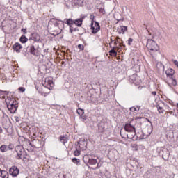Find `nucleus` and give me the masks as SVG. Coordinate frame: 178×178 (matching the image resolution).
I'll list each match as a JSON object with an SVG mask.
<instances>
[{"label": "nucleus", "mask_w": 178, "mask_h": 178, "mask_svg": "<svg viewBox=\"0 0 178 178\" xmlns=\"http://www.w3.org/2000/svg\"><path fill=\"white\" fill-rule=\"evenodd\" d=\"M29 51L31 55L34 56H38V49L35 48V43H33L30 47H28Z\"/></svg>", "instance_id": "7"}, {"label": "nucleus", "mask_w": 178, "mask_h": 178, "mask_svg": "<svg viewBox=\"0 0 178 178\" xmlns=\"http://www.w3.org/2000/svg\"><path fill=\"white\" fill-rule=\"evenodd\" d=\"M22 44L19 42H16L13 46V49L17 52V54H20V50L22 49Z\"/></svg>", "instance_id": "12"}, {"label": "nucleus", "mask_w": 178, "mask_h": 178, "mask_svg": "<svg viewBox=\"0 0 178 178\" xmlns=\"http://www.w3.org/2000/svg\"><path fill=\"white\" fill-rule=\"evenodd\" d=\"M72 162H73V163H75V165H77L78 166L80 165V159L77 158H73L72 159Z\"/></svg>", "instance_id": "24"}, {"label": "nucleus", "mask_w": 178, "mask_h": 178, "mask_svg": "<svg viewBox=\"0 0 178 178\" xmlns=\"http://www.w3.org/2000/svg\"><path fill=\"white\" fill-rule=\"evenodd\" d=\"M0 134H2V127H0Z\"/></svg>", "instance_id": "43"}, {"label": "nucleus", "mask_w": 178, "mask_h": 178, "mask_svg": "<svg viewBox=\"0 0 178 178\" xmlns=\"http://www.w3.org/2000/svg\"><path fill=\"white\" fill-rule=\"evenodd\" d=\"M76 147H78L79 149H81V151H84L87 148V143L86 140H80L78 142Z\"/></svg>", "instance_id": "10"}, {"label": "nucleus", "mask_w": 178, "mask_h": 178, "mask_svg": "<svg viewBox=\"0 0 178 178\" xmlns=\"http://www.w3.org/2000/svg\"><path fill=\"white\" fill-rule=\"evenodd\" d=\"M138 79V76L137 74H134L129 76V81L130 83H134V84H138V81H137V79Z\"/></svg>", "instance_id": "14"}, {"label": "nucleus", "mask_w": 178, "mask_h": 178, "mask_svg": "<svg viewBox=\"0 0 178 178\" xmlns=\"http://www.w3.org/2000/svg\"><path fill=\"white\" fill-rule=\"evenodd\" d=\"M44 52H48V50L47 49H44Z\"/></svg>", "instance_id": "45"}, {"label": "nucleus", "mask_w": 178, "mask_h": 178, "mask_svg": "<svg viewBox=\"0 0 178 178\" xmlns=\"http://www.w3.org/2000/svg\"><path fill=\"white\" fill-rule=\"evenodd\" d=\"M8 149L12 150L13 149V145L10 144L8 146H7Z\"/></svg>", "instance_id": "35"}, {"label": "nucleus", "mask_w": 178, "mask_h": 178, "mask_svg": "<svg viewBox=\"0 0 178 178\" xmlns=\"http://www.w3.org/2000/svg\"><path fill=\"white\" fill-rule=\"evenodd\" d=\"M126 31H127V26H120L118 29V33L119 34H124V33H126Z\"/></svg>", "instance_id": "17"}, {"label": "nucleus", "mask_w": 178, "mask_h": 178, "mask_svg": "<svg viewBox=\"0 0 178 178\" xmlns=\"http://www.w3.org/2000/svg\"><path fill=\"white\" fill-rule=\"evenodd\" d=\"M42 84L44 88L38 90L39 94L43 97H47L51 92V90L54 88V81L51 78H44L42 80Z\"/></svg>", "instance_id": "1"}, {"label": "nucleus", "mask_w": 178, "mask_h": 178, "mask_svg": "<svg viewBox=\"0 0 178 178\" xmlns=\"http://www.w3.org/2000/svg\"><path fill=\"white\" fill-rule=\"evenodd\" d=\"M86 118H83V120H86Z\"/></svg>", "instance_id": "47"}, {"label": "nucleus", "mask_w": 178, "mask_h": 178, "mask_svg": "<svg viewBox=\"0 0 178 178\" xmlns=\"http://www.w3.org/2000/svg\"><path fill=\"white\" fill-rule=\"evenodd\" d=\"M78 115H79L80 116H83L84 115V110L81 109V108H78L76 111Z\"/></svg>", "instance_id": "29"}, {"label": "nucleus", "mask_w": 178, "mask_h": 178, "mask_svg": "<svg viewBox=\"0 0 178 178\" xmlns=\"http://www.w3.org/2000/svg\"><path fill=\"white\" fill-rule=\"evenodd\" d=\"M17 102L11 100L10 104H7V108L10 111V113H15L17 111L18 108Z\"/></svg>", "instance_id": "5"}, {"label": "nucleus", "mask_w": 178, "mask_h": 178, "mask_svg": "<svg viewBox=\"0 0 178 178\" xmlns=\"http://www.w3.org/2000/svg\"><path fill=\"white\" fill-rule=\"evenodd\" d=\"M66 23L68 26H70V32L73 33V31H76V29H73V19H67Z\"/></svg>", "instance_id": "15"}, {"label": "nucleus", "mask_w": 178, "mask_h": 178, "mask_svg": "<svg viewBox=\"0 0 178 178\" xmlns=\"http://www.w3.org/2000/svg\"><path fill=\"white\" fill-rule=\"evenodd\" d=\"M0 92H3V94H4L5 95H8V94H9V92H8V91H3V90H0Z\"/></svg>", "instance_id": "37"}, {"label": "nucleus", "mask_w": 178, "mask_h": 178, "mask_svg": "<svg viewBox=\"0 0 178 178\" xmlns=\"http://www.w3.org/2000/svg\"><path fill=\"white\" fill-rule=\"evenodd\" d=\"M19 41L20 42H22V44H26V42L29 41V39L27 38V37H26V35H22L19 38Z\"/></svg>", "instance_id": "20"}, {"label": "nucleus", "mask_w": 178, "mask_h": 178, "mask_svg": "<svg viewBox=\"0 0 178 178\" xmlns=\"http://www.w3.org/2000/svg\"><path fill=\"white\" fill-rule=\"evenodd\" d=\"M115 48L116 47H113V49L109 51V54L111 56H116V55H118V52L115 51Z\"/></svg>", "instance_id": "23"}, {"label": "nucleus", "mask_w": 178, "mask_h": 178, "mask_svg": "<svg viewBox=\"0 0 178 178\" xmlns=\"http://www.w3.org/2000/svg\"><path fill=\"white\" fill-rule=\"evenodd\" d=\"M108 126L109 124L108 122L105 121V120H102L98 124L99 131H101V133L105 131V130L108 129Z\"/></svg>", "instance_id": "6"}, {"label": "nucleus", "mask_w": 178, "mask_h": 178, "mask_svg": "<svg viewBox=\"0 0 178 178\" xmlns=\"http://www.w3.org/2000/svg\"><path fill=\"white\" fill-rule=\"evenodd\" d=\"M83 161H86V159H88V163L89 165H97V163H98V161L97 160V159H92V158H90L88 157V155L84 156L83 158Z\"/></svg>", "instance_id": "8"}, {"label": "nucleus", "mask_w": 178, "mask_h": 178, "mask_svg": "<svg viewBox=\"0 0 178 178\" xmlns=\"http://www.w3.org/2000/svg\"><path fill=\"white\" fill-rule=\"evenodd\" d=\"M19 91H20V92H24V91H26V88L24 87H19L18 88Z\"/></svg>", "instance_id": "31"}, {"label": "nucleus", "mask_w": 178, "mask_h": 178, "mask_svg": "<svg viewBox=\"0 0 178 178\" xmlns=\"http://www.w3.org/2000/svg\"><path fill=\"white\" fill-rule=\"evenodd\" d=\"M117 40H119V37H117Z\"/></svg>", "instance_id": "46"}, {"label": "nucleus", "mask_w": 178, "mask_h": 178, "mask_svg": "<svg viewBox=\"0 0 178 178\" xmlns=\"http://www.w3.org/2000/svg\"><path fill=\"white\" fill-rule=\"evenodd\" d=\"M18 119H16V122H17Z\"/></svg>", "instance_id": "48"}, {"label": "nucleus", "mask_w": 178, "mask_h": 178, "mask_svg": "<svg viewBox=\"0 0 178 178\" xmlns=\"http://www.w3.org/2000/svg\"><path fill=\"white\" fill-rule=\"evenodd\" d=\"M146 47L149 50L151 56H152V58L155 59L158 54H159V46L156 44V42L154 41L152 39H149L147 40Z\"/></svg>", "instance_id": "2"}, {"label": "nucleus", "mask_w": 178, "mask_h": 178, "mask_svg": "<svg viewBox=\"0 0 178 178\" xmlns=\"http://www.w3.org/2000/svg\"><path fill=\"white\" fill-rule=\"evenodd\" d=\"M60 23H61V24H63L64 22L59 21V20H56V21L54 22V26H55L56 27H59V25L60 24Z\"/></svg>", "instance_id": "28"}, {"label": "nucleus", "mask_w": 178, "mask_h": 178, "mask_svg": "<svg viewBox=\"0 0 178 178\" xmlns=\"http://www.w3.org/2000/svg\"><path fill=\"white\" fill-rule=\"evenodd\" d=\"M131 42H133V38H130L128 40V45H131Z\"/></svg>", "instance_id": "34"}, {"label": "nucleus", "mask_w": 178, "mask_h": 178, "mask_svg": "<svg viewBox=\"0 0 178 178\" xmlns=\"http://www.w3.org/2000/svg\"><path fill=\"white\" fill-rule=\"evenodd\" d=\"M73 24L77 26L78 27H81V24H83V19H78L73 21Z\"/></svg>", "instance_id": "18"}, {"label": "nucleus", "mask_w": 178, "mask_h": 178, "mask_svg": "<svg viewBox=\"0 0 178 178\" xmlns=\"http://www.w3.org/2000/svg\"><path fill=\"white\" fill-rule=\"evenodd\" d=\"M0 151H1V152H6V151H8V146L3 145L0 147Z\"/></svg>", "instance_id": "26"}, {"label": "nucleus", "mask_w": 178, "mask_h": 178, "mask_svg": "<svg viewBox=\"0 0 178 178\" xmlns=\"http://www.w3.org/2000/svg\"><path fill=\"white\" fill-rule=\"evenodd\" d=\"M94 15L90 16L91 19V31L92 34H97L99 30H101V26H99V23L94 21Z\"/></svg>", "instance_id": "4"}, {"label": "nucleus", "mask_w": 178, "mask_h": 178, "mask_svg": "<svg viewBox=\"0 0 178 178\" xmlns=\"http://www.w3.org/2000/svg\"><path fill=\"white\" fill-rule=\"evenodd\" d=\"M10 175H11V176H13V177H16V176H17V175H19V168H17L16 166H13L10 168Z\"/></svg>", "instance_id": "9"}, {"label": "nucleus", "mask_w": 178, "mask_h": 178, "mask_svg": "<svg viewBox=\"0 0 178 178\" xmlns=\"http://www.w3.org/2000/svg\"><path fill=\"white\" fill-rule=\"evenodd\" d=\"M168 85L169 86V87H171V88L176 87L177 86V81H176V79L171 77L170 78Z\"/></svg>", "instance_id": "13"}, {"label": "nucleus", "mask_w": 178, "mask_h": 178, "mask_svg": "<svg viewBox=\"0 0 178 178\" xmlns=\"http://www.w3.org/2000/svg\"><path fill=\"white\" fill-rule=\"evenodd\" d=\"M165 74L167 77L172 79V77H173V74H175V70L172 68H169L165 71Z\"/></svg>", "instance_id": "16"}, {"label": "nucleus", "mask_w": 178, "mask_h": 178, "mask_svg": "<svg viewBox=\"0 0 178 178\" xmlns=\"http://www.w3.org/2000/svg\"><path fill=\"white\" fill-rule=\"evenodd\" d=\"M30 40H33V41H35V42L40 41V36L37 34H33L32 35V37L29 38V41Z\"/></svg>", "instance_id": "21"}, {"label": "nucleus", "mask_w": 178, "mask_h": 178, "mask_svg": "<svg viewBox=\"0 0 178 178\" xmlns=\"http://www.w3.org/2000/svg\"><path fill=\"white\" fill-rule=\"evenodd\" d=\"M99 12L100 13H102V15H105V9L104 8H99Z\"/></svg>", "instance_id": "32"}, {"label": "nucleus", "mask_w": 178, "mask_h": 178, "mask_svg": "<svg viewBox=\"0 0 178 178\" xmlns=\"http://www.w3.org/2000/svg\"><path fill=\"white\" fill-rule=\"evenodd\" d=\"M134 120H131L129 122H127L124 126L125 131L128 133H131V135H127L128 138H134V136H136V127L134 126Z\"/></svg>", "instance_id": "3"}, {"label": "nucleus", "mask_w": 178, "mask_h": 178, "mask_svg": "<svg viewBox=\"0 0 178 178\" xmlns=\"http://www.w3.org/2000/svg\"><path fill=\"white\" fill-rule=\"evenodd\" d=\"M0 178H9V174L5 170L0 172Z\"/></svg>", "instance_id": "19"}, {"label": "nucleus", "mask_w": 178, "mask_h": 178, "mask_svg": "<svg viewBox=\"0 0 178 178\" xmlns=\"http://www.w3.org/2000/svg\"><path fill=\"white\" fill-rule=\"evenodd\" d=\"M174 64L175 65V66H177L178 67V61L177 60H174Z\"/></svg>", "instance_id": "40"}, {"label": "nucleus", "mask_w": 178, "mask_h": 178, "mask_svg": "<svg viewBox=\"0 0 178 178\" xmlns=\"http://www.w3.org/2000/svg\"><path fill=\"white\" fill-rule=\"evenodd\" d=\"M168 113H170V115H173V111L168 112Z\"/></svg>", "instance_id": "42"}, {"label": "nucleus", "mask_w": 178, "mask_h": 178, "mask_svg": "<svg viewBox=\"0 0 178 178\" xmlns=\"http://www.w3.org/2000/svg\"><path fill=\"white\" fill-rule=\"evenodd\" d=\"M24 159H26V158H24Z\"/></svg>", "instance_id": "49"}, {"label": "nucleus", "mask_w": 178, "mask_h": 178, "mask_svg": "<svg viewBox=\"0 0 178 178\" xmlns=\"http://www.w3.org/2000/svg\"><path fill=\"white\" fill-rule=\"evenodd\" d=\"M129 111H131V112H135L136 113H137V112L140 111V106H136L131 107L129 108Z\"/></svg>", "instance_id": "22"}, {"label": "nucleus", "mask_w": 178, "mask_h": 178, "mask_svg": "<svg viewBox=\"0 0 178 178\" xmlns=\"http://www.w3.org/2000/svg\"><path fill=\"white\" fill-rule=\"evenodd\" d=\"M114 45H118V42H117V41H115V42H114Z\"/></svg>", "instance_id": "44"}, {"label": "nucleus", "mask_w": 178, "mask_h": 178, "mask_svg": "<svg viewBox=\"0 0 178 178\" xmlns=\"http://www.w3.org/2000/svg\"><path fill=\"white\" fill-rule=\"evenodd\" d=\"M156 108H157L159 113H163V112H165V110L163 109V108H162L159 105H156Z\"/></svg>", "instance_id": "25"}, {"label": "nucleus", "mask_w": 178, "mask_h": 178, "mask_svg": "<svg viewBox=\"0 0 178 178\" xmlns=\"http://www.w3.org/2000/svg\"><path fill=\"white\" fill-rule=\"evenodd\" d=\"M78 49H81V51L84 50V45H83V44H79V45H78Z\"/></svg>", "instance_id": "33"}, {"label": "nucleus", "mask_w": 178, "mask_h": 178, "mask_svg": "<svg viewBox=\"0 0 178 178\" xmlns=\"http://www.w3.org/2000/svg\"><path fill=\"white\" fill-rule=\"evenodd\" d=\"M99 164L98 163V164H97V166H99Z\"/></svg>", "instance_id": "50"}, {"label": "nucleus", "mask_w": 178, "mask_h": 178, "mask_svg": "<svg viewBox=\"0 0 178 178\" xmlns=\"http://www.w3.org/2000/svg\"><path fill=\"white\" fill-rule=\"evenodd\" d=\"M79 19H82V22H83V20H84V19H86V16H84V15H81V18H79Z\"/></svg>", "instance_id": "39"}, {"label": "nucleus", "mask_w": 178, "mask_h": 178, "mask_svg": "<svg viewBox=\"0 0 178 178\" xmlns=\"http://www.w3.org/2000/svg\"><path fill=\"white\" fill-rule=\"evenodd\" d=\"M22 33H24V34H27V29H22Z\"/></svg>", "instance_id": "38"}, {"label": "nucleus", "mask_w": 178, "mask_h": 178, "mask_svg": "<svg viewBox=\"0 0 178 178\" xmlns=\"http://www.w3.org/2000/svg\"><path fill=\"white\" fill-rule=\"evenodd\" d=\"M152 95H156V92L153 91V92H152Z\"/></svg>", "instance_id": "41"}, {"label": "nucleus", "mask_w": 178, "mask_h": 178, "mask_svg": "<svg viewBox=\"0 0 178 178\" xmlns=\"http://www.w3.org/2000/svg\"><path fill=\"white\" fill-rule=\"evenodd\" d=\"M15 151L17 152V159H22V153L23 152V147L22 146H17L15 147Z\"/></svg>", "instance_id": "11"}, {"label": "nucleus", "mask_w": 178, "mask_h": 178, "mask_svg": "<svg viewBox=\"0 0 178 178\" xmlns=\"http://www.w3.org/2000/svg\"><path fill=\"white\" fill-rule=\"evenodd\" d=\"M60 140L63 144H66V143H67V138L65 136H60Z\"/></svg>", "instance_id": "27"}, {"label": "nucleus", "mask_w": 178, "mask_h": 178, "mask_svg": "<svg viewBox=\"0 0 178 178\" xmlns=\"http://www.w3.org/2000/svg\"><path fill=\"white\" fill-rule=\"evenodd\" d=\"M74 155L75 156H79V155H80V150L79 149H76L74 152Z\"/></svg>", "instance_id": "30"}, {"label": "nucleus", "mask_w": 178, "mask_h": 178, "mask_svg": "<svg viewBox=\"0 0 178 178\" xmlns=\"http://www.w3.org/2000/svg\"><path fill=\"white\" fill-rule=\"evenodd\" d=\"M132 148H134L135 151H137L138 149L137 145L136 144L132 145Z\"/></svg>", "instance_id": "36"}]
</instances>
